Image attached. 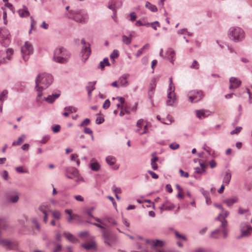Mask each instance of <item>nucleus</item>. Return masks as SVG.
<instances>
[{
	"label": "nucleus",
	"instance_id": "nucleus-15",
	"mask_svg": "<svg viewBox=\"0 0 252 252\" xmlns=\"http://www.w3.org/2000/svg\"><path fill=\"white\" fill-rule=\"evenodd\" d=\"M211 114V112L207 110L201 109L196 111V116L200 119L208 117Z\"/></svg>",
	"mask_w": 252,
	"mask_h": 252
},
{
	"label": "nucleus",
	"instance_id": "nucleus-59",
	"mask_svg": "<svg viewBox=\"0 0 252 252\" xmlns=\"http://www.w3.org/2000/svg\"><path fill=\"white\" fill-rule=\"evenodd\" d=\"M148 173L151 175V176H152V177L153 179H157L158 177V174H157L156 173H155V172H154L152 171H148Z\"/></svg>",
	"mask_w": 252,
	"mask_h": 252
},
{
	"label": "nucleus",
	"instance_id": "nucleus-26",
	"mask_svg": "<svg viewBox=\"0 0 252 252\" xmlns=\"http://www.w3.org/2000/svg\"><path fill=\"white\" fill-rule=\"evenodd\" d=\"M65 213L69 215V217L67 219V221L69 223H71L73 220L76 219L78 216L77 215L72 214V211L69 209H66L65 211Z\"/></svg>",
	"mask_w": 252,
	"mask_h": 252
},
{
	"label": "nucleus",
	"instance_id": "nucleus-50",
	"mask_svg": "<svg viewBox=\"0 0 252 252\" xmlns=\"http://www.w3.org/2000/svg\"><path fill=\"white\" fill-rule=\"evenodd\" d=\"M151 26L155 30H157V27H160V24L159 23L157 22V21H156V22H154L153 23H152L151 24Z\"/></svg>",
	"mask_w": 252,
	"mask_h": 252
},
{
	"label": "nucleus",
	"instance_id": "nucleus-13",
	"mask_svg": "<svg viewBox=\"0 0 252 252\" xmlns=\"http://www.w3.org/2000/svg\"><path fill=\"white\" fill-rule=\"evenodd\" d=\"M81 42L84 45L81 53L83 59L85 62L88 59L91 53L90 45L88 43H86L84 39H82Z\"/></svg>",
	"mask_w": 252,
	"mask_h": 252
},
{
	"label": "nucleus",
	"instance_id": "nucleus-16",
	"mask_svg": "<svg viewBox=\"0 0 252 252\" xmlns=\"http://www.w3.org/2000/svg\"><path fill=\"white\" fill-rule=\"evenodd\" d=\"M230 89H235L237 88L241 83L240 80L235 77H231L229 80Z\"/></svg>",
	"mask_w": 252,
	"mask_h": 252
},
{
	"label": "nucleus",
	"instance_id": "nucleus-64",
	"mask_svg": "<svg viewBox=\"0 0 252 252\" xmlns=\"http://www.w3.org/2000/svg\"><path fill=\"white\" fill-rule=\"evenodd\" d=\"M130 20L131 21H134L136 19V18H137V16H136V15L135 13L134 12H131L130 14Z\"/></svg>",
	"mask_w": 252,
	"mask_h": 252
},
{
	"label": "nucleus",
	"instance_id": "nucleus-60",
	"mask_svg": "<svg viewBox=\"0 0 252 252\" xmlns=\"http://www.w3.org/2000/svg\"><path fill=\"white\" fill-rule=\"evenodd\" d=\"M96 123L97 124H100L101 123H102L104 121V119L103 118L101 117H97L96 119Z\"/></svg>",
	"mask_w": 252,
	"mask_h": 252
},
{
	"label": "nucleus",
	"instance_id": "nucleus-35",
	"mask_svg": "<svg viewBox=\"0 0 252 252\" xmlns=\"http://www.w3.org/2000/svg\"><path fill=\"white\" fill-rule=\"evenodd\" d=\"M237 202V199L236 198H232L230 199H226L224 201V202L228 206H231L234 203Z\"/></svg>",
	"mask_w": 252,
	"mask_h": 252
},
{
	"label": "nucleus",
	"instance_id": "nucleus-24",
	"mask_svg": "<svg viewBox=\"0 0 252 252\" xmlns=\"http://www.w3.org/2000/svg\"><path fill=\"white\" fill-rule=\"evenodd\" d=\"M19 193L17 192H15L13 194L9 195L7 198L9 202L11 203H16L19 200Z\"/></svg>",
	"mask_w": 252,
	"mask_h": 252
},
{
	"label": "nucleus",
	"instance_id": "nucleus-6",
	"mask_svg": "<svg viewBox=\"0 0 252 252\" xmlns=\"http://www.w3.org/2000/svg\"><path fill=\"white\" fill-rule=\"evenodd\" d=\"M229 213L225 210H224L223 209H222V212L220 213L217 218V220H219L221 222V227L222 228V233L223 235V237L226 238L227 236V229L226 228L227 226V221L225 220V218L227 217Z\"/></svg>",
	"mask_w": 252,
	"mask_h": 252
},
{
	"label": "nucleus",
	"instance_id": "nucleus-31",
	"mask_svg": "<svg viewBox=\"0 0 252 252\" xmlns=\"http://www.w3.org/2000/svg\"><path fill=\"white\" fill-rule=\"evenodd\" d=\"M207 165L205 163H200V167L195 168V171L198 174H201L205 171Z\"/></svg>",
	"mask_w": 252,
	"mask_h": 252
},
{
	"label": "nucleus",
	"instance_id": "nucleus-58",
	"mask_svg": "<svg viewBox=\"0 0 252 252\" xmlns=\"http://www.w3.org/2000/svg\"><path fill=\"white\" fill-rule=\"evenodd\" d=\"M241 129H242L241 127H240V126L237 127L234 130H232L231 132V134L232 135L235 134H237L241 131Z\"/></svg>",
	"mask_w": 252,
	"mask_h": 252
},
{
	"label": "nucleus",
	"instance_id": "nucleus-17",
	"mask_svg": "<svg viewBox=\"0 0 252 252\" xmlns=\"http://www.w3.org/2000/svg\"><path fill=\"white\" fill-rule=\"evenodd\" d=\"M82 246L86 250H95L96 248V244L93 239H91L90 242H87L82 244Z\"/></svg>",
	"mask_w": 252,
	"mask_h": 252
},
{
	"label": "nucleus",
	"instance_id": "nucleus-39",
	"mask_svg": "<svg viewBox=\"0 0 252 252\" xmlns=\"http://www.w3.org/2000/svg\"><path fill=\"white\" fill-rule=\"evenodd\" d=\"M131 35H130V37L123 35L122 37L123 42L127 45L131 43Z\"/></svg>",
	"mask_w": 252,
	"mask_h": 252
},
{
	"label": "nucleus",
	"instance_id": "nucleus-18",
	"mask_svg": "<svg viewBox=\"0 0 252 252\" xmlns=\"http://www.w3.org/2000/svg\"><path fill=\"white\" fill-rule=\"evenodd\" d=\"M79 174L78 171L74 168H69L67 170L66 176L68 178L74 179Z\"/></svg>",
	"mask_w": 252,
	"mask_h": 252
},
{
	"label": "nucleus",
	"instance_id": "nucleus-10",
	"mask_svg": "<svg viewBox=\"0 0 252 252\" xmlns=\"http://www.w3.org/2000/svg\"><path fill=\"white\" fill-rule=\"evenodd\" d=\"M0 43L4 46H7L10 43L9 32L5 28L0 29Z\"/></svg>",
	"mask_w": 252,
	"mask_h": 252
},
{
	"label": "nucleus",
	"instance_id": "nucleus-23",
	"mask_svg": "<svg viewBox=\"0 0 252 252\" xmlns=\"http://www.w3.org/2000/svg\"><path fill=\"white\" fill-rule=\"evenodd\" d=\"M175 56V51L172 48H169L167 49L165 57L169 60H171V62H173L174 60V57Z\"/></svg>",
	"mask_w": 252,
	"mask_h": 252
},
{
	"label": "nucleus",
	"instance_id": "nucleus-32",
	"mask_svg": "<svg viewBox=\"0 0 252 252\" xmlns=\"http://www.w3.org/2000/svg\"><path fill=\"white\" fill-rule=\"evenodd\" d=\"M90 166L92 170L95 171L99 170L100 167V164L97 162H91Z\"/></svg>",
	"mask_w": 252,
	"mask_h": 252
},
{
	"label": "nucleus",
	"instance_id": "nucleus-34",
	"mask_svg": "<svg viewBox=\"0 0 252 252\" xmlns=\"http://www.w3.org/2000/svg\"><path fill=\"white\" fill-rule=\"evenodd\" d=\"M106 161L109 165L112 166L115 164L116 160L114 157L108 156L106 158Z\"/></svg>",
	"mask_w": 252,
	"mask_h": 252
},
{
	"label": "nucleus",
	"instance_id": "nucleus-21",
	"mask_svg": "<svg viewBox=\"0 0 252 252\" xmlns=\"http://www.w3.org/2000/svg\"><path fill=\"white\" fill-rule=\"evenodd\" d=\"M128 77V74H125L121 77L118 80L119 85L121 86H126L128 84L127 79Z\"/></svg>",
	"mask_w": 252,
	"mask_h": 252
},
{
	"label": "nucleus",
	"instance_id": "nucleus-41",
	"mask_svg": "<svg viewBox=\"0 0 252 252\" xmlns=\"http://www.w3.org/2000/svg\"><path fill=\"white\" fill-rule=\"evenodd\" d=\"M64 110L68 112L69 113L75 112L77 111V109L72 106H68L64 108Z\"/></svg>",
	"mask_w": 252,
	"mask_h": 252
},
{
	"label": "nucleus",
	"instance_id": "nucleus-62",
	"mask_svg": "<svg viewBox=\"0 0 252 252\" xmlns=\"http://www.w3.org/2000/svg\"><path fill=\"white\" fill-rule=\"evenodd\" d=\"M163 123L169 125L171 123V118L170 116H168L166 120L162 122Z\"/></svg>",
	"mask_w": 252,
	"mask_h": 252
},
{
	"label": "nucleus",
	"instance_id": "nucleus-52",
	"mask_svg": "<svg viewBox=\"0 0 252 252\" xmlns=\"http://www.w3.org/2000/svg\"><path fill=\"white\" fill-rule=\"evenodd\" d=\"M179 172L181 177L188 178L189 176V173L188 172H184L182 169H180Z\"/></svg>",
	"mask_w": 252,
	"mask_h": 252
},
{
	"label": "nucleus",
	"instance_id": "nucleus-53",
	"mask_svg": "<svg viewBox=\"0 0 252 252\" xmlns=\"http://www.w3.org/2000/svg\"><path fill=\"white\" fill-rule=\"evenodd\" d=\"M61 129V126L59 125H55L52 127V130L54 132H58Z\"/></svg>",
	"mask_w": 252,
	"mask_h": 252
},
{
	"label": "nucleus",
	"instance_id": "nucleus-5",
	"mask_svg": "<svg viewBox=\"0 0 252 252\" xmlns=\"http://www.w3.org/2000/svg\"><path fill=\"white\" fill-rule=\"evenodd\" d=\"M18 245V243L16 241L3 238L0 232V246L5 248L7 250H15L17 249Z\"/></svg>",
	"mask_w": 252,
	"mask_h": 252
},
{
	"label": "nucleus",
	"instance_id": "nucleus-28",
	"mask_svg": "<svg viewBox=\"0 0 252 252\" xmlns=\"http://www.w3.org/2000/svg\"><path fill=\"white\" fill-rule=\"evenodd\" d=\"M95 83L96 82H89L88 86L86 87V89L89 96H91L92 92L95 89L94 86Z\"/></svg>",
	"mask_w": 252,
	"mask_h": 252
},
{
	"label": "nucleus",
	"instance_id": "nucleus-43",
	"mask_svg": "<svg viewBox=\"0 0 252 252\" xmlns=\"http://www.w3.org/2000/svg\"><path fill=\"white\" fill-rule=\"evenodd\" d=\"M8 94V92L6 90H4L1 93L0 95V101H2L7 97V94Z\"/></svg>",
	"mask_w": 252,
	"mask_h": 252
},
{
	"label": "nucleus",
	"instance_id": "nucleus-36",
	"mask_svg": "<svg viewBox=\"0 0 252 252\" xmlns=\"http://www.w3.org/2000/svg\"><path fill=\"white\" fill-rule=\"evenodd\" d=\"M105 65L109 66L110 65V63L107 58H105L103 60V61L99 63V67L101 69L104 68Z\"/></svg>",
	"mask_w": 252,
	"mask_h": 252
},
{
	"label": "nucleus",
	"instance_id": "nucleus-37",
	"mask_svg": "<svg viewBox=\"0 0 252 252\" xmlns=\"http://www.w3.org/2000/svg\"><path fill=\"white\" fill-rule=\"evenodd\" d=\"M158 160L157 157L153 158L151 160V166L154 170H157L158 169V164L156 163V161Z\"/></svg>",
	"mask_w": 252,
	"mask_h": 252
},
{
	"label": "nucleus",
	"instance_id": "nucleus-1",
	"mask_svg": "<svg viewBox=\"0 0 252 252\" xmlns=\"http://www.w3.org/2000/svg\"><path fill=\"white\" fill-rule=\"evenodd\" d=\"M53 82V78L50 74L45 73L40 74L35 80V89L37 92V101H40L42 95V92L47 88Z\"/></svg>",
	"mask_w": 252,
	"mask_h": 252
},
{
	"label": "nucleus",
	"instance_id": "nucleus-46",
	"mask_svg": "<svg viewBox=\"0 0 252 252\" xmlns=\"http://www.w3.org/2000/svg\"><path fill=\"white\" fill-rule=\"evenodd\" d=\"M77 155L76 154H72L71 155V159L73 161H75L78 165L80 164V161L77 159Z\"/></svg>",
	"mask_w": 252,
	"mask_h": 252
},
{
	"label": "nucleus",
	"instance_id": "nucleus-20",
	"mask_svg": "<svg viewBox=\"0 0 252 252\" xmlns=\"http://www.w3.org/2000/svg\"><path fill=\"white\" fill-rule=\"evenodd\" d=\"M96 220L98 222H99V223H100L101 224H99V223H94V225L100 228L104 229L103 236H104V237H105L106 239L109 236V233H108V232L106 231V230L104 229V226L102 225H104L105 226H107V225L106 223L101 221V220L99 219H97Z\"/></svg>",
	"mask_w": 252,
	"mask_h": 252
},
{
	"label": "nucleus",
	"instance_id": "nucleus-42",
	"mask_svg": "<svg viewBox=\"0 0 252 252\" xmlns=\"http://www.w3.org/2000/svg\"><path fill=\"white\" fill-rule=\"evenodd\" d=\"M52 214L53 217L56 219L59 220L61 217V213L59 211H53L52 212Z\"/></svg>",
	"mask_w": 252,
	"mask_h": 252
},
{
	"label": "nucleus",
	"instance_id": "nucleus-49",
	"mask_svg": "<svg viewBox=\"0 0 252 252\" xmlns=\"http://www.w3.org/2000/svg\"><path fill=\"white\" fill-rule=\"evenodd\" d=\"M73 179L77 183L84 181L83 178L80 175V174L75 176Z\"/></svg>",
	"mask_w": 252,
	"mask_h": 252
},
{
	"label": "nucleus",
	"instance_id": "nucleus-63",
	"mask_svg": "<svg viewBox=\"0 0 252 252\" xmlns=\"http://www.w3.org/2000/svg\"><path fill=\"white\" fill-rule=\"evenodd\" d=\"M84 131L85 133L92 134L93 131L92 129L89 127H85Z\"/></svg>",
	"mask_w": 252,
	"mask_h": 252
},
{
	"label": "nucleus",
	"instance_id": "nucleus-14",
	"mask_svg": "<svg viewBox=\"0 0 252 252\" xmlns=\"http://www.w3.org/2000/svg\"><path fill=\"white\" fill-rule=\"evenodd\" d=\"M50 211V207L47 204L41 205L38 208V214L39 216L41 214L43 215V221L45 223H47L48 221V213Z\"/></svg>",
	"mask_w": 252,
	"mask_h": 252
},
{
	"label": "nucleus",
	"instance_id": "nucleus-7",
	"mask_svg": "<svg viewBox=\"0 0 252 252\" xmlns=\"http://www.w3.org/2000/svg\"><path fill=\"white\" fill-rule=\"evenodd\" d=\"M33 48L32 44L29 42H25L24 45L21 47V54L23 59L25 61H27L29 58V56L32 54Z\"/></svg>",
	"mask_w": 252,
	"mask_h": 252
},
{
	"label": "nucleus",
	"instance_id": "nucleus-56",
	"mask_svg": "<svg viewBox=\"0 0 252 252\" xmlns=\"http://www.w3.org/2000/svg\"><path fill=\"white\" fill-rule=\"evenodd\" d=\"M13 53V51L12 49H8L6 51V56L8 60H10V56L12 55Z\"/></svg>",
	"mask_w": 252,
	"mask_h": 252
},
{
	"label": "nucleus",
	"instance_id": "nucleus-25",
	"mask_svg": "<svg viewBox=\"0 0 252 252\" xmlns=\"http://www.w3.org/2000/svg\"><path fill=\"white\" fill-rule=\"evenodd\" d=\"M18 12L21 17H27L30 15L28 8L25 6H23V8L19 9Z\"/></svg>",
	"mask_w": 252,
	"mask_h": 252
},
{
	"label": "nucleus",
	"instance_id": "nucleus-22",
	"mask_svg": "<svg viewBox=\"0 0 252 252\" xmlns=\"http://www.w3.org/2000/svg\"><path fill=\"white\" fill-rule=\"evenodd\" d=\"M60 95V93H56L55 94H53L52 95H48L47 97H44L43 100H45L48 103H52L54 101L55 99H56Z\"/></svg>",
	"mask_w": 252,
	"mask_h": 252
},
{
	"label": "nucleus",
	"instance_id": "nucleus-30",
	"mask_svg": "<svg viewBox=\"0 0 252 252\" xmlns=\"http://www.w3.org/2000/svg\"><path fill=\"white\" fill-rule=\"evenodd\" d=\"M231 178V174L230 171L229 170H227L225 172V176L223 178V183L225 184L226 185H228L230 181Z\"/></svg>",
	"mask_w": 252,
	"mask_h": 252
},
{
	"label": "nucleus",
	"instance_id": "nucleus-47",
	"mask_svg": "<svg viewBox=\"0 0 252 252\" xmlns=\"http://www.w3.org/2000/svg\"><path fill=\"white\" fill-rule=\"evenodd\" d=\"M15 170L17 172H19V173H27V171L26 169H24L23 167V166H18V167H17L16 168H15Z\"/></svg>",
	"mask_w": 252,
	"mask_h": 252
},
{
	"label": "nucleus",
	"instance_id": "nucleus-3",
	"mask_svg": "<svg viewBox=\"0 0 252 252\" xmlns=\"http://www.w3.org/2000/svg\"><path fill=\"white\" fill-rule=\"evenodd\" d=\"M230 38L235 41H239L244 38L245 34L243 30L239 27H231L228 32Z\"/></svg>",
	"mask_w": 252,
	"mask_h": 252
},
{
	"label": "nucleus",
	"instance_id": "nucleus-40",
	"mask_svg": "<svg viewBox=\"0 0 252 252\" xmlns=\"http://www.w3.org/2000/svg\"><path fill=\"white\" fill-rule=\"evenodd\" d=\"M156 84L154 82L153 84H151L149 91V95L151 96L153 94L154 91L156 88Z\"/></svg>",
	"mask_w": 252,
	"mask_h": 252
},
{
	"label": "nucleus",
	"instance_id": "nucleus-19",
	"mask_svg": "<svg viewBox=\"0 0 252 252\" xmlns=\"http://www.w3.org/2000/svg\"><path fill=\"white\" fill-rule=\"evenodd\" d=\"M116 99H117L119 101V103L117 104V106L120 109H122V106H123V108L125 107V111L129 114V112L127 110V107L125 104V98L122 97H117Z\"/></svg>",
	"mask_w": 252,
	"mask_h": 252
},
{
	"label": "nucleus",
	"instance_id": "nucleus-29",
	"mask_svg": "<svg viewBox=\"0 0 252 252\" xmlns=\"http://www.w3.org/2000/svg\"><path fill=\"white\" fill-rule=\"evenodd\" d=\"M26 138V136L25 135H22L20 137H19L17 140L14 141L12 143V146H18L22 144L25 141V139Z\"/></svg>",
	"mask_w": 252,
	"mask_h": 252
},
{
	"label": "nucleus",
	"instance_id": "nucleus-8",
	"mask_svg": "<svg viewBox=\"0 0 252 252\" xmlns=\"http://www.w3.org/2000/svg\"><path fill=\"white\" fill-rule=\"evenodd\" d=\"M73 18L77 22L86 23L88 20V15L83 10H77L73 12Z\"/></svg>",
	"mask_w": 252,
	"mask_h": 252
},
{
	"label": "nucleus",
	"instance_id": "nucleus-44",
	"mask_svg": "<svg viewBox=\"0 0 252 252\" xmlns=\"http://www.w3.org/2000/svg\"><path fill=\"white\" fill-rule=\"evenodd\" d=\"M119 56V51L116 50H114L110 55L111 59H114L117 58Z\"/></svg>",
	"mask_w": 252,
	"mask_h": 252
},
{
	"label": "nucleus",
	"instance_id": "nucleus-61",
	"mask_svg": "<svg viewBox=\"0 0 252 252\" xmlns=\"http://www.w3.org/2000/svg\"><path fill=\"white\" fill-rule=\"evenodd\" d=\"M106 221L113 225H116L117 224L116 222L113 218H108Z\"/></svg>",
	"mask_w": 252,
	"mask_h": 252
},
{
	"label": "nucleus",
	"instance_id": "nucleus-11",
	"mask_svg": "<svg viewBox=\"0 0 252 252\" xmlns=\"http://www.w3.org/2000/svg\"><path fill=\"white\" fill-rule=\"evenodd\" d=\"M136 127V131L140 135L145 134L148 132V124L143 119H140L137 121Z\"/></svg>",
	"mask_w": 252,
	"mask_h": 252
},
{
	"label": "nucleus",
	"instance_id": "nucleus-55",
	"mask_svg": "<svg viewBox=\"0 0 252 252\" xmlns=\"http://www.w3.org/2000/svg\"><path fill=\"white\" fill-rule=\"evenodd\" d=\"M90 123V120L89 119H86L84 121L80 124V126H88Z\"/></svg>",
	"mask_w": 252,
	"mask_h": 252
},
{
	"label": "nucleus",
	"instance_id": "nucleus-48",
	"mask_svg": "<svg viewBox=\"0 0 252 252\" xmlns=\"http://www.w3.org/2000/svg\"><path fill=\"white\" fill-rule=\"evenodd\" d=\"M190 67L192 68L197 69L199 67V63L196 61H194Z\"/></svg>",
	"mask_w": 252,
	"mask_h": 252
},
{
	"label": "nucleus",
	"instance_id": "nucleus-12",
	"mask_svg": "<svg viewBox=\"0 0 252 252\" xmlns=\"http://www.w3.org/2000/svg\"><path fill=\"white\" fill-rule=\"evenodd\" d=\"M189 101L191 103L196 102L202 99L203 93L201 91H191L188 94Z\"/></svg>",
	"mask_w": 252,
	"mask_h": 252
},
{
	"label": "nucleus",
	"instance_id": "nucleus-33",
	"mask_svg": "<svg viewBox=\"0 0 252 252\" xmlns=\"http://www.w3.org/2000/svg\"><path fill=\"white\" fill-rule=\"evenodd\" d=\"M145 6L152 12H156L158 10L156 5L152 4L149 2H146Z\"/></svg>",
	"mask_w": 252,
	"mask_h": 252
},
{
	"label": "nucleus",
	"instance_id": "nucleus-27",
	"mask_svg": "<svg viewBox=\"0 0 252 252\" xmlns=\"http://www.w3.org/2000/svg\"><path fill=\"white\" fill-rule=\"evenodd\" d=\"M64 236L70 242L75 243L77 242V239L71 233L68 232H65L63 233Z\"/></svg>",
	"mask_w": 252,
	"mask_h": 252
},
{
	"label": "nucleus",
	"instance_id": "nucleus-45",
	"mask_svg": "<svg viewBox=\"0 0 252 252\" xmlns=\"http://www.w3.org/2000/svg\"><path fill=\"white\" fill-rule=\"evenodd\" d=\"M175 234L176 237L178 239H182V240H184L185 241L186 240V237L184 235L180 234L178 231H175Z\"/></svg>",
	"mask_w": 252,
	"mask_h": 252
},
{
	"label": "nucleus",
	"instance_id": "nucleus-54",
	"mask_svg": "<svg viewBox=\"0 0 252 252\" xmlns=\"http://www.w3.org/2000/svg\"><path fill=\"white\" fill-rule=\"evenodd\" d=\"M110 102L108 99H106L103 105V108L105 109H108L110 106Z\"/></svg>",
	"mask_w": 252,
	"mask_h": 252
},
{
	"label": "nucleus",
	"instance_id": "nucleus-2",
	"mask_svg": "<svg viewBox=\"0 0 252 252\" xmlns=\"http://www.w3.org/2000/svg\"><path fill=\"white\" fill-rule=\"evenodd\" d=\"M70 56L69 52L66 49L59 47L54 51L53 60L58 63H65L68 62Z\"/></svg>",
	"mask_w": 252,
	"mask_h": 252
},
{
	"label": "nucleus",
	"instance_id": "nucleus-9",
	"mask_svg": "<svg viewBox=\"0 0 252 252\" xmlns=\"http://www.w3.org/2000/svg\"><path fill=\"white\" fill-rule=\"evenodd\" d=\"M252 233V227L247 224H242L240 226V234L237 236V239L250 236Z\"/></svg>",
	"mask_w": 252,
	"mask_h": 252
},
{
	"label": "nucleus",
	"instance_id": "nucleus-57",
	"mask_svg": "<svg viewBox=\"0 0 252 252\" xmlns=\"http://www.w3.org/2000/svg\"><path fill=\"white\" fill-rule=\"evenodd\" d=\"M2 176L3 178L5 180H7L9 179L8 173L7 171H6L5 170L3 171V172L2 173Z\"/></svg>",
	"mask_w": 252,
	"mask_h": 252
},
{
	"label": "nucleus",
	"instance_id": "nucleus-38",
	"mask_svg": "<svg viewBox=\"0 0 252 252\" xmlns=\"http://www.w3.org/2000/svg\"><path fill=\"white\" fill-rule=\"evenodd\" d=\"M220 235V230H216L212 232L211 234V237L213 238H218Z\"/></svg>",
	"mask_w": 252,
	"mask_h": 252
},
{
	"label": "nucleus",
	"instance_id": "nucleus-51",
	"mask_svg": "<svg viewBox=\"0 0 252 252\" xmlns=\"http://www.w3.org/2000/svg\"><path fill=\"white\" fill-rule=\"evenodd\" d=\"M169 147L172 150H176L179 148V145L176 143H173L170 144Z\"/></svg>",
	"mask_w": 252,
	"mask_h": 252
},
{
	"label": "nucleus",
	"instance_id": "nucleus-4",
	"mask_svg": "<svg viewBox=\"0 0 252 252\" xmlns=\"http://www.w3.org/2000/svg\"><path fill=\"white\" fill-rule=\"evenodd\" d=\"M169 86L167 91V100L166 103L167 105L172 106L176 100V95L174 93L175 87L172 82L171 78L169 79Z\"/></svg>",
	"mask_w": 252,
	"mask_h": 252
}]
</instances>
